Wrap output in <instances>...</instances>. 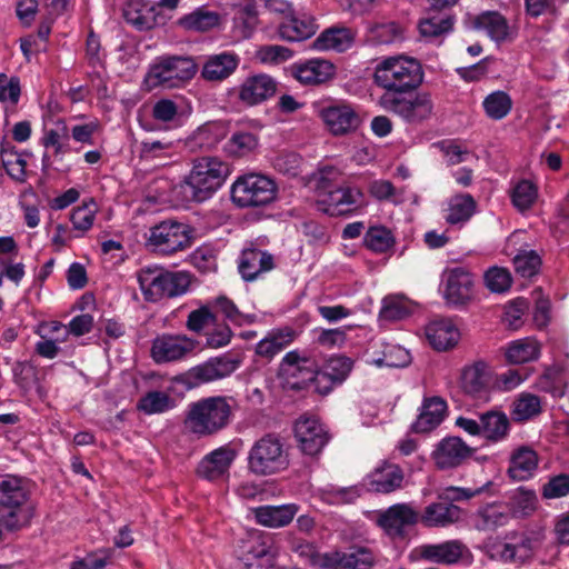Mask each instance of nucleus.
Returning a JSON list of instances; mask_svg holds the SVG:
<instances>
[{"label":"nucleus","instance_id":"1","mask_svg":"<svg viewBox=\"0 0 569 569\" xmlns=\"http://www.w3.org/2000/svg\"><path fill=\"white\" fill-rule=\"evenodd\" d=\"M421 63L407 56L383 58L373 68V83L383 90L378 98V106L393 113L408 123L428 120L433 112L430 94L413 93L423 81Z\"/></svg>","mask_w":569,"mask_h":569},{"label":"nucleus","instance_id":"2","mask_svg":"<svg viewBox=\"0 0 569 569\" xmlns=\"http://www.w3.org/2000/svg\"><path fill=\"white\" fill-rule=\"evenodd\" d=\"M237 403L231 397L212 396L188 405L183 427L196 438L212 437L233 420Z\"/></svg>","mask_w":569,"mask_h":569},{"label":"nucleus","instance_id":"3","mask_svg":"<svg viewBox=\"0 0 569 569\" xmlns=\"http://www.w3.org/2000/svg\"><path fill=\"white\" fill-rule=\"evenodd\" d=\"M34 512L31 493L21 479L8 477L0 481V529L19 531L30 525Z\"/></svg>","mask_w":569,"mask_h":569},{"label":"nucleus","instance_id":"4","mask_svg":"<svg viewBox=\"0 0 569 569\" xmlns=\"http://www.w3.org/2000/svg\"><path fill=\"white\" fill-rule=\"evenodd\" d=\"M137 281L147 302H159L184 295L189 290L191 277L184 271H170L152 264L137 271Z\"/></svg>","mask_w":569,"mask_h":569},{"label":"nucleus","instance_id":"5","mask_svg":"<svg viewBox=\"0 0 569 569\" xmlns=\"http://www.w3.org/2000/svg\"><path fill=\"white\" fill-rule=\"evenodd\" d=\"M231 173L229 163L217 157H200L193 161L192 169L186 179L191 198L203 202L224 183Z\"/></svg>","mask_w":569,"mask_h":569},{"label":"nucleus","instance_id":"6","mask_svg":"<svg viewBox=\"0 0 569 569\" xmlns=\"http://www.w3.org/2000/svg\"><path fill=\"white\" fill-rule=\"evenodd\" d=\"M198 66L188 56L159 57L149 68L146 80L152 87L181 88L197 73Z\"/></svg>","mask_w":569,"mask_h":569},{"label":"nucleus","instance_id":"7","mask_svg":"<svg viewBox=\"0 0 569 569\" xmlns=\"http://www.w3.org/2000/svg\"><path fill=\"white\" fill-rule=\"evenodd\" d=\"M289 455L283 442L274 435L257 440L248 453V469L257 476H270L286 470Z\"/></svg>","mask_w":569,"mask_h":569},{"label":"nucleus","instance_id":"8","mask_svg":"<svg viewBox=\"0 0 569 569\" xmlns=\"http://www.w3.org/2000/svg\"><path fill=\"white\" fill-rule=\"evenodd\" d=\"M231 200L238 208H258L271 203L277 197V184L267 176H240L230 189Z\"/></svg>","mask_w":569,"mask_h":569},{"label":"nucleus","instance_id":"9","mask_svg":"<svg viewBox=\"0 0 569 569\" xmlns=\"http://www.w3.org/2000/svg\"><path fill=\"white\" fill-rule=\"evenodd\" d=\"M190 246L188 227L173 220H164L151 227L146 236V247L159 254L170 256Z\"/></svg>","mask_w":569,"mask_h":569},{"label":"nucleus","instance_id":"10","mask_svg":"<svg viewBox=\"0 0 569 569\" xmlns=\"http://www.w3.org/2000/svg\"><path fill=\"white\" fill-rule=\"evenodd\" d=\"M496 372L491 365L482 359L467 363L461 369L460 388L473 400L488 402L495 391Z\"/></svg>","mask_w":569,"mask_h":569},{"label":"nucleus","instance_id":"11","mask_svg":"<svg viewBox=\"0 0 569 569\" xmlns=\"http://www.w3.org/2000/svg\"><path fill=\"white\" fill-rule=\"evenodd\" d=\"M317 206L329 216H347L365 206V196L356 187L339 186L318 198Z\"/></svg>","mask_w":569,"mask_h":569},{"label":"nucleus","instance_id":"12","mask_svg":"<svg viewBox=\"0 0 569 569\" xmlns=\"http://www.w3.org/2000/svg\"><path fill=\"white\" fill-rule=\"evenodd\" d=\"M293 430L298 447L308 456L320 453L330 438L326 427L316 416H300L295 422Z\"/></svg>","mask_w":569,"mask_h":569},{"label":"nucleus","instance_id":"13","mask_svg":"<svg viewBox=\"0 0 569 569\" xmlns=\"http://www.w3.org/2000/svg\"><path fill=\"white\" fill-rule=\"evenodd\" d=\"M274 552L268 536L254 531L240 545V560L247 569H266L272 566Z\"/></svg>","mask_w":569,"mask_h":569},{"label":"nucleus","instance_id":"14","mask_svg":"<svg viewBox=\"0 0 569 569\" xmlns=\"http://www.w3.org/2000/svg\"><path fill=\"white\" fill-rule=\"evenodd\" d=\"M419 556L422 560L447 566L469 562L471 559L469 548L458 539L422 545L419 548Z\"/></svg>","mask_w":569,"mask_h":569},{"label":"nucleus","instance_id":"15","mask_svg":"<svg viewBox=\"0 0 569 569\" xmlns=\"http://www.w3.org/2000/svg\"><path fill=\"white\" fill-rule=\"evenodd\" d=\"M317 369L318 363L313 357L309 352L298 349L287 352L279 365L280 375L288 380L301 377V382H289L291 388L297 390L305 388Z\"/></svg>","mask_w":569,"mask_h":569},{"label":"nucleus","instance_id":"16","mask_svg":"<svg viewBox=\"0 0 569 569\" xmlns=\"http://www.w3.org/2000/svg\"><path fill=\"white\" fill-rule=\"evenodd\" d=\"M320 117L335 136L353 132L362 122L359 110L347 103L325 107L320 110Z\"/></svg>","mask_w":569,"mask_h":569},{"label":"nucleus","instance_id":"17","mask_svg":"<svg viewBox=\"0 0 569 569\" xmlns=\"http://www.w3.org/2000/svg\"><path fill=\"white\" fill-rule=\"evenodd\" d=\"M419 520V512L410 503H396L379 512L377 522L389 536L403 537L406 529Z\"/></svg>","mask_w":569,"mask_h":569},{"label":"nucleus","instance_id":"18","mask_svg":"<svg viewBox=\"0 0 569 569\" xmlns=\"http://www.w3.org/2000/svg\"><path fill=\"white\" fill-rule=\"evenodd\" d=\"M194 348L192 339L181 335H162L152 341L151 357L157 363L182 359Z\"/></svg>","mask_w":569,"mask_h":569},{"label":"nucleus","instance_id":"19","mask_svg":"<svg viewBox=\"0 0 569 569\" xmlns=\"http://www.w3.org/2000/svg\"><path fill=\"white\" fill-rule=\"evenodd\" d=\"M237 457L230 446H222L206 455L197 467V475L209 481H217L229 476V469Z\"/></svg>","mask_w":569,"mask_h":569},{"label":"nucleus","instance_id":"20","mask_svg":"<svg viewBox=\"0 0 569 569\" xmlns=\"http://www.w3.org/2000/svg\"><path fill=\"white\" fill-rule=\"evenodd\" d=\"M277 92L276 80L259 73L246 78L238 88V99L247 107H253L264 102Z\"/></svg>","mask_w":569,"mask_h":569},{"label":"nucleus","instance_id":"21","mask_svg":"<svg viewBox=\"0 0 569 569\" xmlns=\"http://www.w3.org/2000/svg\"><path fill=\"white\" fill-rule=\"evenodd\" d=\"M445 298L451 305H465L472 293L473 277L462 267L448 269L443 273Z\"/></svg>","mask_w":569,"mask_h":569},{"label":"nucleus","instance_id":"22","mask_svg":"<svg viewBox=\"0 0 569 569\" xmlns=\"http://www.w3.org/2000/svg\"><path fill=\"white\" fill-rule=\"evenodd\" d=\"M274 268L273 256L268 251L252 246L241 251L238 261V270L246 281H253L259 276Z\"/></svg>","mask_w":569,"mask_h":569},{"label":"nucleus","instance_id":"23","mask_svg":"<svg viewBox=\"0 0 569 569\" xmlns=\"http://www.w3.org/2000/svg\"><path fill=\"white\" fill-rule=\"evenodd\" d=\"M471 453V448L462 439L448 437L437 445L432 458L439 469H451L460 466Z\"/></svg>","mask_w":569,"mask_h":569},{"label":"nucleus","instance_id":"24","mask_svg":"<svg viewBox=\"0 0 569 569\" xmlns=\"http://www.w3.org/2000/svg\"><path fill=\"white\" fill-rule=\"evenodd\" d=\"M290 73L301 84L317 86L335 76V67L325 59H310L292 64Z\"/></svg>","mask_w":569,"mask_h":569},{"label":"nucleus","instance_id":"25","mask_svg":"<svg viewBox=\"0 0 569 569\" xmlns=\"http://www.w3.org/2000/svg\"><path fill=\"white\" fill-rule=\"evenodd\" d=\"M462 513L457 505L438 499L423 509L420 521L427 528H447L459 522Z\"/></svg>","mask_w":569,"mask_h":569},{"label":"nucleus","instance_id":"26","mask_svg":"<svg viewBox=\"0 0 569 569\" xmlns=\"http://www.w3.org/2000/svg\"><path fill=\"white\" fill-rule=\"evenodd\" d=\"M240 365V357L223 355L221 357L211 358L204 363L194 367L191 373L197 381L207 383L230 376Z\"/></svg>","mask_w":569,"mask_h":569},{"label":"nucleus","instance_id":"27","mask_svg":"<svg viewBox=\"0 0 569 569\" xmlns=\"http://www.w3.org/2000/svg\"><path fill=\"white\" fill-rule=\"evenodd\" d=\"M405 472L396 463L383 461L368 476V486L372 491L390 493L403 487Z\"/></svg>","mask_w":569,"mask_h":569},{"label":"nucleus","instance_id":"28","mask_svg":"<svg viewBox=\"0 0 569 569\" xmlns=\"http://www.w3.org/2000/svg\"><path fill=\"white\" fill-rule=\"evenodd\" d=\"M239 61V57L233 52L211 54L202 67L201 77L207 81H223L236 71Z\"/></svg>","mask_w":569,"mask_h":569},{"label":"nucleus","instance_id":"29","mask_svg":"<svg viewBox=\"0 0 569 569\" xmlns=\"http://www.w3.org/2000/svg\"><path fill=\"white\" fill-rule=\"evenodd\" d=\"M517 541L505 543L499 556L506 562H523L531 558L535 550L540 546L541 539L538 532L515 535Z\"/></svg>","mask_w":569,"mask_h":569},{"label":"nucleus","instance_id":"30","mask_svg":"<svg viewBox=\"0 0 569 569\" xmlns=\"http://www.w3.org/2000/svg\"><path fill=\"white\" fill-rule=\"evenodd\" d=\"M124 20L140 31L150 30L157 24L158 12L154 6L142 0H128L122 9Z\"/></svg>","mask_w":569,"mask_h":569},{"label":"nucleus","instance_id":"31","mask_svg":"<svg viewBox=\"0 0 569 569\" xmlns=\"http://www.w3.org/2000/svg\"><path fill=\"white\" fill-rule=\"evenodd\" d=\"M510 510L506 503H490L479 508L472 517L473 527L479 531H495L508 525Z\"/></svg>","mask_w":569,"mask_h":569},{"label":"nucleus","instance_id":"32","mask_svg":"<svg viewBox=\"0 0 569 569\" xmlns=\"http://www.w3.org/2000/svg\"><path fill=\"white\" fill-rule=\"evenodd\" d=\"M429 343L438 351H446L455 347L459 340V331L449 320H438L426 328Z\"/></svg>","mask_w":569,"mask_h":569},{"label":"nucleus","instance_id":"33","mask_svg":"<svg viewBox=\"0 0 569 569\" xmlns=\"http://www.w3.org/2000/svg\"><path fill=\"white\" fill-rule=\"evenodd\" d=\"M298 512L295 503L281 506H261L254 509V517L258 523L270 527L280 528L289 525Z\"/></svg>","mask_w":569,"mask_h":569},{"label":"nucleus","instance_id":"34","mask_svg":"<svg viewBox=\"0 0 569 569\" xmlns=\"http://www.w3.org/2000/svg\"><path fill=\"white\" fill-rule=\"evenodd\" d=\"M447 410L446 401L440 397H432L425 400L422 410L412 425L415 432H428L435 429L445 418Z\"/></svg>","mask_w":569,"mask_h":569},{"label":"nucleus","instance_id":"35","mask_svg":"<svg viewBox=\"0 0 569 569\" xmlns=\"http://www.w3.org/2000/svg\"><path fill=\"white\" fill-rule=\"evenodd\" d=\"M538 467L537 452L526 446L516 449L510 457L509 476L515 480L529 479Z\"/></svg>","mask_w":569,"mask_h":569},{"label":"nucleus","instance_id":"36","mask_svg":"<svg viewBox=\"0 0 569 569\" xmlns=\"http://www.w3.org/2000/svg\"><path fill=\"white\" fill-rule=\"evenodd\" d=\"M296 339L295 330L290 328L272 330L256 345V353L271 360Z\"/></svg>","mask_w":569,"mask_h":569},{"label":"nucleus","instance_id":"37","mask_svg":"<svg viewBox=\"0 0 569 569\" xmlns=\"http://www.w3.org/2000/svg\"><path fill=\"white\" fill-rule=\"evenodd\" d=\"M482 437L491 442L507 439L510 430V420L501 410H488L480 415Z\"/></svg>","mask_w":569,"mask_h":569},{"label":"nucleus","instance_id":"38","mask_svg":"<svg viewBox=\"0 0 569 569\" xmlns=\"http://www.w3.org/2000/svg\"><path fill=\"white\" fill-rule=\"evenodd\" d=\"M0 159L2 168L11 179L19 183H23L27 180V161L11 142H1Z\"/></svg>","mask_w":569,"mask_h":569},{"label":"nucleus","instance_id":"39","mask_svg":"<svg viewBox=\"0 0 569 569\" xmlns=\"http://www.w3.org/2000/svg\"><path fill=\"white\" fill-rule=\"evenodd\" d=\"M475 26L482 29L497 42H502L511 37V28L507 19L497 11H487L479 14L475 20Z\"/></svg>","mask_w":569,"mask_h":569},{"label":"nucleus","instance_id":"40","mask_svg":"<svg viewBox=\"0 0 569 569\" xmlns=\"http://www.w3.org/2000/svg\"><path fill=\"white\" fill-rule=\"evenodd\" d=\"M540 356V345L532 338L511 341L505 348V357L509 363L522 365L535 361Z\"/></svg>","mask_w":569,"mask_h":569},{"label":"nucleus","instance_id":"41","mask_svg":"<svg viewBox=\"0 0 569 569\" xmlns=\"http://www.w3.org/2000/svg\"><path fill=\"white\" fill-rule=\"evenodd\" d=\"M353 43V34L347 28H332L323 31L313 42L317 50L343 52Z\"/></svg>","mask_w":569,"mask_h":569},{"label":"nucleus","instance_id":"42","mask_svg":"<svg viewBox=\"0 0 569 569\" xmlns=\"http://www.w3.org/2000/svg\"><path fill=\"white\" fill-rule=\"evenodd\" d=\"M220 23V14L204 8H198L189 14L181 17L178 24L187 31L204 32Z\"/></svg>","mask_w":569,"mask_h":569},{"label":"nucleus","instance_id":"43","mask_svg":"<svg viewBox=\"0 0 569 569\" xmlns=\"http://www.w3.org/2000/svg\"><path fill=\"white\" fill-rule=\"evenodd\" d=\"M174 406V399L169 393L159 390L148 391L137 402V409L148 416L163 413Z\"/></svg>","mask_w":569,"mask_h":569},{"label":"nucleus","instance_id":"44","mask_svg":"<svg viewBox=\"0 0 569 569\" xmlns=\"http://www.w3.org/2000/svg\"><path fill=\"white\" fill-rule=\"evenodd\" d=\"M228 134V126L226 122H210L199 128L193 137L192 142L200 149L210 150L214 148Z\"/></svg>","mask_w":569,"mask_h":569},{"label":"nucleus","instance_id":"45","mask_svg":"<svg viewBox=\"0 0 569 569\" xmlns=\"http://www.w3.org/2000/svg\"><path fill=\"white\" fill-rule=\"evenodd\" d=\"M317 24L312 19L292 18L281 23L278 33L287 41H302L315 34Z\"/></svg>","mask_w":569,"mask_h":569},{"label":"nucleus","instance_id":"46","mask_svg":"<svg viewBox=\"0 0 569 569\" xmlns=\"http://www.w3.org/2000/svg\"><path fill=\"white\" fill-rule=\"evenodd\" d=\"M537 495L533 490L519 488L506 503L510 510V518H525L537 509Z\"/></svg>","mask_w":569,"mask_h":569},{"label":"nucleus","instance_id":"47","mask_svg":"<svg viewBox=\"0 0 569 569\" xmlns=\"http://www.w3.org/2000/svg\"><path fill=\"white\" fill-rule=\"evenodd\" d=\"M428 17L419 22V32L421 37L428 40L437 39L443 34L449 33L453 27V18L447 13L438 16L437 13H430Z\"/></svg>","mask_w":569,"mask_h":569},{"label":"nucleus","instance_id":"48","mask_svg":"<svg viewBox=\"0 0 569 569\" xmlns=\"http://www.w3.org/2000/svg\"><path fill=\"white\" fill-rule=\"evenodd\" d=\"M476 209V201L470 194H460L453 197L447 209L445 217L450 224H457L470 219Z\"/></svg>","mask_w":569,"mask_h":569},{"label":"nucleus","instance_id":"49","mask_svg":"<svg viewBox=\"0 0 569 569\" xmlns=\"http://www.w3.org/2000/svg\"><path fill=\"white\" fill-rule=\"evenodd\" d=\"M486 114L492 120H501L508 116L512 108V100L510 96L501 90L488 94L483 102Z\"/></svg>","mask_w":569,"mask_h":569},{"label":"nucleus","instance_id":"50","mask_svg":"<svg viewBox=\"0 0 569 569\" xmlns=\"http://www.w3.org/2000/svg\"><path fill=\"white\" fill-rule=\"evenodd\" d=\"M363 244L372 252L385 253L393 247L395 238L386 227L375 226L367 230Z\"/></svg>","mask_w":569,"mask_h":569},{"label":"nucleus","instance_id":"51","mask_svg":"<svg viewBox=\"0 0 569 569\" xmlns=\"http://www.w3.org/2000/svg\"><path fill=\"white\" fill-rule=\"evenodd\" d=\"M259 139L246 131L234 132L224 146V151L233 157H244L257 149Z\"/></svg>","mask_w":569,"mask_h":569},{"label":"nucleus","instance_id":"52","mask_svg":"<svg viewBox=\"0 0 569 569\" xmlns=\"http://www.w3.org/2000/svg\"><path fill=\"white\" fill-rule=\"evenodd\" d=\"M541 411L539 397L532 393H521L512 403L511 416L515 421H526Z\"/></svg>","mask_w":569,"mask_h":569},{"label":"nucleus","instance_id":"53","mask_svg":"<svg viewBox=\"0 0 569 569\" xmlns=\"http://www.w3.org/2000/svg\"><path fill=\"white\" fill-rule=\"evenodd\" d=\"M376 565L375 553L366 547H352L343 552V569H371Z\"/></svg>","mask_w":569,"mask_h":569},{"label":"nucleus","instance_id":"54","mask_svg":"<svg viewBox=\"0 0 569 569\" xmlns=\"http://www.w3.org/2000/svg\"><path fill=\"white\" fill-rule=\"evenodd\" d=\"M512 261L516 272L523 278L537 274L541 267V258L535 250H520Z\"/></svg>","mask_w":569,"mask_h":569},{"label":"nucleus","instance_id":"55","mask_svg":"<svg viewBox=\"0 0 569 569\" xmlns=\"http://www.w3.org/2000/svg\"><path fill=\"white\" fill-rule=\"evenodd\" d=\"M537 197V187L529 180L519 181L511 193L512 203L519 211L531 208Z\"/></svg>","mask_w":569,"mask_h":569},{"label":"nucleus","instance_id":"56","mask_svg":"<svg viewBox=\"0 0 569 569\" xmlns=\"http://www.w3.org/2000/svg\"><path fill=\"white\" fill-rule=\"evenodd\" d=\"M402 36L399 24L393 21L377 23L369 29V39L376 44H389Z\"/></svg>","mask_w":569,"mask_h":569},{"label":"nucleus","instance_id":"57","mask_svg":"<svg viewBox=\"0 0 569 569\" xmlns=\"http://www.w3.org/2000/svg\"><path fill=\"white\" fill-rule=\"evenodd\" d=\"M563 368L560 366L548 367L538 379L540 390L550 392L553 397H562L565 391L561 386V373Z\"/></svg>","mask_w":569,"mask_h":569},{"label":"nucleus","instance_id":"58","mask_svg":"<svg viewBox=\"0 0 569 569\" xmlns=\"http://www.w3.org/2000/svg\"><path fill=\"white\" fill-rule=\"evenodd\" d=\"M372 362L379 367H405L410 362V353L400 346L387 345L383 350V356L381 358L373 359Z\"/></svg>","mask_w":569,"mask_h":569},{"label":"nucleus","instance_id":"59","mask_svg":"<svg viewBox=\"0 0 569 569\" xmlns=\"http://www.w3.org/2000/svg\"><path fill=\"white\" fill-rule=\"evenodd\" d=\"M352 369V360L345 356L331 357L321 369L331 377L337 383H342Z\"/></svg>","mask_w":569,"mask_h":569},{"label":"nucleus","instance_id":"60","mask_svg":"<svg viewBox=\"0 0 569 569\" xmlns=\"http://www.w3.org/2000/svg\"><path fill=\"white\" fill-rule=\"evenodd\" d=\"M21 96L20 79L0 73V101L7 106H17Z\"/></svg>","mask_w":569,"mask_h":569},{"label":"nucleus","instance_id":"61","mask_svg":"<svg viewBox=\"0 0 569 569\" xmlns=\"http://www.w3.org/2000/svg\"><path fill=\"white\" fill-rule=\"evenodd\" d=\"M96 212L97 204L92 200L74 208L70 217L73 228L80 231L89 230L93 224Z\"/></svg>","mask_w":569,"mask_h":569},{"label":"nucleus","instance_id":"62","mask_svg":"<svg viewBox=\"0 0 569 569\" xmlns=\"http://www.w3.org/2000/svg\"><path fill=\"white\" fill-rule=\"evenodd\" d=\"M273 168L287 176L296 177L300 172L302 164L301 157L292 151H282L273 159Z\"/></svg>","mask_w":569,"mask_h":569},{"label":"nucleus","instance_id":"63","mask_svg":"<svg viewBox=\"0 0 569 569\" xmlns=\"http://www.w3.org/2000/svg\"><path fill=\"white\" fill-rule=\"evenodd\" d=\"M485 281L492 292H505L511 287L512 278L507 269L492 267L486 272Z\"/></svg>","mask_w":569,"mask_h":569},{"label":"nucleus","instance_id":"64","mask_svg":"<svg viewBox=\"0 0 569 569\" xmlns=\"http://www.w3.org/2000/svg\"><path fill=\"white\" fill-rule=\"evenodd\" d=\"M569 493V475L560 473L553 476L542 487L541 495L545 499H557Z\"/></svg>","mask_w":569,"mask_h":569}]
</instances>
